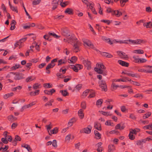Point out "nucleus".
<instances>
[{"instance_id": "1", "label": "nucleus", "mask_w": 152, "mask_h": 152, "mask_svg": "<svg viewBox=\"0 0 152 152\" xmlns=\"http://www.w3.org/2000/svg\"><path fill=\"white\" fill-rule=\"evenodd\" d=\"M127 81H130L131 83L134 86H140V83H137L136 81H131V80L130 79H129L128 77H125L122 79H114V82H126Z\"/></svg>"}, {"instance_id": "2", "label": "nucleus", "mask_w": 152, "mask_h": 152, "mask_svg": "<svg viewBox=\"0 0 152 152\" xmlns=\"http://www.w3.org/2000/svg\"><path fill=\"white\" fill-rule=\"evenodd\" d=\"M92 128L91 125H89L88 127L83 129L82 130L80 131V132L81 133H84L86 134H89L91 132Z\"/></svg>"}, {"instance_id": "3", "label": "nucleus", "mask_w": 152, "mask_h": 152, "mask_svg": "<svg viewBox=\"0 0 152 152\" xmlns=\"http://www.w3.org/2000/svg\"><path fill=\"white\" fill-rule=\"evenodd\" d=\"M57 61V58H55L52 60L51 61V63L48 64L46 68V70H48L51 68H53L55 65V64L54 63L56 62Z\"/></svg>"}, {"instance_id": "4", "label": "nucleus", "mask_w": 152, "mask_h": 152, "mask_svg": "<svg viewBox=\"0 0 152 152\" xmlns=\"http://www.w3.org/2000/svg\"><path fill=\"white\" fill-rule=\"evenodd\" d=\"M116 53H118V55L122 58L127 59L128 58V55H126L125 53L122 51H118L116 52Z\"/></svg>"}, {"instance_id": "5", "label": "nucleus", "mask_w": 152, "mask_h": 152, "mask_svg": "<svg viewBox=\"0 0 152 152\" xmlns=\"http://www.w3.org/2000/svg\"><path fill=\"white\" fill-rule=\"evenodd\" d=\"M147 68L150 69H147L145 70L143 69H138V71L141 72H146L150 73H152V66H147Z\"/></svg>"}, {"instance_id": "6", "label": "nucleus", "mask_w": 152, "mask_h": 152, "mask_svg": "<svg viewBox=\"0 0 152 152\" xmlns=\"http://www.w3.org/2000/svg\"><path fill=\"white\" fill-rule=\"evenodd\" d=\"M83 64L87 67V69L89 70L91 68V63L88 60H84L83 61Z\"/></svg>"}, {"instance_id": "7", "label": "nucleus", "mask_w": 152, "mask_h": 152, "mask_svg": "<svg viewBox=\"0 0 152 152\" xmlns=\"http://www.w3.org/2000/svg\"><path fill=\"white\" fill-rule=\"evenodd\" d=\"M67 37L69 39L70 43L71 42L73 43L74 41H75V40H77V39L75 37V35L73 34H70L69 36H67Z\"/></svg>"}, {"instance_id": "8", "label": "nucleus", "mask_w": 152, "mask_h": 152, "mask_svg": "<svg viewBox=\"0 0 152 152\" xmlns=\"http://www.w3.org/2000/svg\"><path fill=\"white\" fill-rule=\"evenodd\" d=\"M50 36H52L53 37L55 38H59L60 37V36H58L56 34L54 33H51L50 32H49L48 34H46L43 36V38H45V37H50Z\"/></svg>"}, {"instance_id": "9", "label": "nucleus", "mask_w": 152, "mask_h": 152, "mask_svg": "<svg viewBox=\"0 0 152 152\" xmlns=\"http://www.w3.org/2000/svg\"><path fill=\"white\" fill-rule=\"evenodd\" d=\"M83 68L82 65L80 64H76L74 65L73 70L76 72H78L79 70H80Z\"/></svg>"}, {"instance_id": "10", "label": "nucleus", "mask_w": 152, "mask_h": 152, "mask_svg": "<svg viewBox=\"0 0 152 152\" xmlns=\"http://www.w3.org/2000/svg\"><path fill=\"white\" fill-rule=\"evenodd\" d=\"M122 74H126L129 76H131L133 77H136V78H140V76L137 74L130 73L128 72H122Z\"/></svg>"}, {"instance_id": "11", "label": "nucleus", "mask_w": 152, "mask_h": 152, "mask_svg": "<svg viewBox=\"0 0 152 152\" xmlns=\"http://www.w3.org/2000/svg\"><path fill=\"white\" fill-rule=\"evenodd\" d=\"M125 127L124 124L121 123L117 124L115 127V129H119L122 130L124 129Z\"/></svg>"}, {"instance_id": "12", "label": "nucleus", "mask_w": 152, "mask_h": 152, "mask_svg": "<svg viewBox=\"0 0 152 152\" xmlns=\"http://www.w3.org/2000/svg\"><path fill=\"white\" fill-rule=\"evenodd\" d=\"M24 75L22 73H17L16 74L14 77V79L16 80H20L23 78Z\"/></svg>"}, {"instance_id": "13", "label": "nucleus", "mask_w": 152, "mask_h": 152, "mask_svg": "<svg viewBox=\"0 0 152 152\" xmlns=\"http://www.w3.org/2000/svg\"><path fill=\"white\" fill-rule=\"evenodd\" d=\"M118 63L123 66L128 67L129 66V63L121 60H118Z\"/></svg>"}, {"instance_id": "14", "label": "nucleus", "mask_w": 152, "mask_h": 152, "mask_svg": "<svg viewBox=\"0 0 152 152\" xmlns=\"http://www.w3.org/2000/svg\"><path fill=\"white\" fill-rule=\"evenodd\" d=\"M64 13L65 14L72 15L74 13L73 10L72 8H68L65 11Z\"/></svg>"}, {"instance_id": "15", "label": "nucleus", "mask_w": 152, "mask_h": 152, "mask_svg": "<svg viewBox=\"0 0 152 152\" xmlns=\"http://www.w3.org/2000/svg\"><path fill=\"white\" fill-rule=\"evenodd\" d=\"M52 4L53 5L52 10H54L57 8L58 5V2L57 0H53Z\"/></svg>"}, {"instance_id": "16", "label": "nucleus", "mask_w": 152, "mask_h": 152, "mask_svg": "<svg viewBox=\"0 0 152 152\" xmlns=\"http://www.w3.org/2000/svg\"><path fill=\"white\" fill-rule=\"evenodd\" d=\"M101 54L103 56H105L107 58H111L113 57V56L110 54L105 52H101Z\"/></svg>"}, {"instance_id": "17", "label": "nucleus", "mask_w": 152, "mask_h": 152, "mask_svg": "<svg viewBox=\"0 0 152 152\" xmlns=\"http://www.w3.org/2000/svg\"><path fill=\"white\" fill-rule=\"evenodd\" d=\"M62 34L64 36H70L69 31L67 29H64L63 30L62 32Z\"/></svg>"}, {"instance_id": "18", "label": "nucleus", "mask_w": 152, "mask_h": 152, "mask_svg": "<svg viewBox=\"0 0 152 152\" xmlns=\"http://www.w3.org/2000/svg\"><path fill=\"white\" fill-rule=\"evenodd\" d=\"M129 86H111L110 89L113 91L117 89L118 87H120L121 89L128 88Z\"/></svg>"}, {"instance_id": "19", "label": "nucleus", "mask_w": 152, "mask_h": 152, "mask_svg": "<svg viewBox=\"0 0 152 152\" xmlns=\"http://www.w3.org/2000/svg\"><path fill=\"white\" fill-rule=\"evenodd\" d=\"M95 138L97 139H99L101 138V134L96 130L94 131Z\"/></svg>"}, {"instance_id": "20", "label": "nucleus", "mask_w": 152, "mask_h": 152, "mask_svg": "<svg viewBox=\"0 0 152 152\" xmlns=\"http://www.w3.org/2000/svg\"><path fill=\"white\" fill-rule=\"evenodd\" d=\"M94 127L99 131L101 130V125L100 123L98 122H95Z\"/></svg>"}, {"instance_id": "21", "label": "nucleus", "mask_w": 152, "mask_h": 152, "mask_svg": "<svg viewBox=\"0 0 152 152\" xmlns=\"http://www.w3.org/2000/svg\"><path fill=\"white\" fill-rule=\"evenodd\" d=\"M21 146L26 149L29 152H31L32 151L30 145L28 144H23Z\"/></svg>"}, {"instance_id": "22", "label": "nucleus", "mask_w": 152, "mask_h": 152, "mask_svg": "<svg viewBox=\"0 0 152 152\" xmlns=\"http://www.w3.org/2000/svg\"><path fill=\"white\" fill-rule=\"evenodd\" d=\"M9 5L10 7V8L13 11L15 12L16 13L18 12V11L17 9V7H15L14 6H12L11 4L10 3V1H9Z\"/></svg>"}, {"instance_id": "23", "label": "nucleus", "mask_w": 152, "mask_h": 152, "mask_svg": "<svg viewBox=\"0 0 152 152\" xmlns=\"http://www.w3.org/2000/svg\"><path fill=\"white\" fill-rule=\"evenodd\" d=\"M83 112V110L81 109H80L78 112V115L81 119L83 118L84 117V114Z\"/></svg>"}, {"instance_id": "24", "label": "nucleus", "mask_w": 152, "mask_h": 152, "mask_svg": "<svg viewBox=\"0 0 152 152\" xmlns=\"http://www.w3.org/2000/svg\"><path fill=\"white\" fill-rule=\"evenodd\" d=\"M84 43L92 48H94V45L89 41L84 42Z\"/></svg>"}, {"instance_id": "25", "label": "nucleus", "mask_w": 152, "mask_h": 152, "mask_svg": "<svg viewBox=\"0 0 152 152\" xmlns=\"http://www.w3.org/2000/svg\"><path fill=\"white\" fill-rule=\"evenodd\" d=\"M144 26L146 27L147 28H151L152 27V22H149L147 23H143Z\"/></svg>"}, {"instance_id": "26", "label": "nucleus", "mask_w": 152, "mask_h": 152, "mask_svg": "<svg viewBox=\"0 0 152 152\" xmlns=\"http://www.w3.org/2000/svg\"><path fill=\"white\" fill-rule=\"evenodd\" d=\"M108 152H112L115 150V148L114 145H109L108 147Z\"/></svg>"}, {"instance_id": "27", "label": "nucleus", "mask_w": 152, "mask_h": 152, "mask_svg": "<svg viewBox=\"0 0 152 152\" xmlns=\"http://www.w3.org/2000/svg\"><path fill=\"white\" fill-rule=\"evenodd\" d=\"M60 92L61 93L62 95L64 96H66L69 95V93L67 92L66 90H61L60 91Z\"/></svg>"}, {"instance_id": "28", "label": "nucleus", "mask_w": 152, "mask_h": 152, "mask_svg": "<svg viewBox=\"0 0 152 152\" xmlns=\"http://www.w3.org/2000/svg\"><path fill=\"white\" fill-rule=\"evenodd\" d=\"M8 120L11 122H13L17 120V118L14 117L13 115H10L7 117Z\"/></svg>"}, {"instance_id": "29", "label": "nucleus", "mask_w": 152, "mask_h": 152, "mask_svg": "<svg viewBox=\"0 0 152 152\" xmlns=\"http://www.w3.org/2000/svg\"><path fill=\"white\" fill-rule=\"evenodd\" d=\"M45 127L46 128L47 130L49 133V134L50 135H51L50 133L49 132V131L51 129L52 127V125H51V122H49V125H47L45 126Z\"/></svg>"}, {"instance_id": "30", "label": "nucleus", "mask_w": 152, "mask_h": 152, "mask_svg": "<svg viewBox=\"0 0 152 152\" xmlns=\"http://www.w3.org/2000/svg\"><path fill=\"white\" fill-rule=\"evenodd\" d=\"M135 44H140L141 43H144L146 42V41L140 39H137L135 40Z\"/></svg>"}, {"instance_id": "31", "label": "nucleus", "mask_w": 152, "mask_h": 152, "mask_svg": "<svg viewBox=\"0 0 152 152\" xmlns=\"http://www.w3.org/2000/svg\"><path fill=\"white\" fill-rule=\"evenodd\" d=\"M58 132V128L57 127H55L53 129H52L50 130V134L51 135V134H57Z\"/></svg>"}, {"instance_id": "32", "label": "nucleus", "mask_w": 152, "mask_h": 152, "mask_svg": "<svg viewBox=\"0 0 152 152\" xmlns=\"http://www.w3.org/2000/svg\"><path fill=\"white\" fill-rule=\"evenodd\" d=\"M89 93L90 94L88 96V98H93L95 96V92L92 90H90Z\"/></svg>"}, {"instance_id": "33", "label": "nucleus", "mask_w": 152, "mask_h": 152, "mask_svg": "<svg viewBox=\"0 0 152 152\" xmlns=\"http://www.w3.org/2000/svg\"><path fill=\"white\" fill-rule=\"evenodd\" d=\"M75 40L74 41V42H73L74 43L73 47H79L80 45V43L77 40Z\"/></svg>"}, {"instance_id": "34", "label": "nucleus", "mask_w": 152, "mask_h": 152, "mask_svg": "<svg viewBox=\"0 0 152 152\" xmlns=\"http://www.w3.org/2000/svg\"><path fill=\"white\" fill-rule=\"evenodd\" d=\"M90 90L87 89L83 93V94L82 95V98H85L86 97L88 93H89Z\"/></svg>"}, {"instance_id": "35", "label": "nucleus", "mask_w": 152, "mask_h": 152, "mask_svg": "<svg viewBox=\"0 0 152 152\" xmlns=\"http://www.w3.org/2000/svg\"><path fill=\"white\" fill-rule=\"evenodd\" d=\"M13 93L12 92L11 93H10L7 94H5L4 96V98L6 99L8 97L12 96L13 95Z\"/></svg>"}, {"instance_id": "36", "label": "nucleus", "mask_w": 152, "mask_h": 152, "mask_svg": "<svg viewBox=\"0 0 152 152\" xmlns=\"http://www.w3.org/2000/svg\"><path fill=\"white\" fill-rule=\"evenodd\" d=\"M77 59V58L76 57L73 56L71 57L70 61L72 63L74 64L76 61Z\"/></svg>"}, {"instance_id": "37", "label": "nucleus", "mask_w": 152, "mask_h": 152, "mask_svg": "<svg viewBox=\"0 0 152 152\" xmlns=\"http://www.w3.org/2000/svg\"><path fill=\"white\" fill-rule=\"evenodd\" d=\"M151 115V113L150 112H148V113L145 114L142 117L143 119H145L148 118Z\"/></svg>"}, {"instance_id": "38", "label": "nucleus", "mask_w": 152, "mask_h": 152, "mask_svg": "<svg viewBox=\"0 0 152 152\" xmlns=\"http://www.w3.org/2000/svg\"><path fill=\"white\" fill-rule=\"evenodd\" d=\"M99 112L102 115L107 116L108 115H111V114H110V113L108 112H104L103 111H99Z\"/></svg>"}, {"instance_id": "39", "label": "nucleus", "mask_w": 152, "mask_h": 152, "mask_svg": "<svg viewBox=\"0 0 152 152\" xmlns=\"http://www.w3.org/2000/svg\"><path fill=\"white\" fill-rule=\"evenodd\" d=\"M96 65H97L99 68H100V69H106V67L103 64H97Z\"/></svg>"}, {"instance_id": "40", "label": "nucleus", "mask_w": 152, "mask_h": 152, "mask_svg": "<svg viewBox=\"0 0 152 152\" xmlns=\"http://www.w3.org/2000/svg\"><path fill=\"white\" fill-rule=\"evenodd\" d=\"M121 6L122 7H124L125 3L128 1L129 0H120Z\"/></svg>"}, {"instance_id": "41", "label": "nucleus", "mask_w": 152, "mask_h": 152, "mask_svg": "<svg viewBox=\"0 0 152 152\" xmlns=\"http://www.w3.org/2000/svg\"><path fill=\"white\" fill-rule=\"evenodd\" d=\"M103 102V99H102L98 100L96 102V105L97 106H101Z\"/></svg>"}, {"instance_id": "42", "label": "nucleus", "mask_w": 152, "mask_h": 152, "mask_svg": "<svg viewBox=\"0 0 152 152\" xmlns=\"http://www.w3.org/2000/svg\"><path fill=\"white\" fill-rule=\"evenodd\" d=\"M152 129V123L149 124L148 125L144 126L143 127V128L144 129H149V128Z\"/></svg>"}, {"instance_id": "43", "label": "nucleus", "mask_w": 152, "mask_h": 152, "mask_svg": "<svg viewBox=\"0 0 152 152\" xmlns=\"http://www.w3.org/2000/svg\"><path fill=\"white\" fill-rule=\"evenodd\" d=\"M20 65L19 64H15V66H13L11 67V69L13 70H15L19 68H21L20 66Z\"/></svg>"}, {"instance_id": "44", "label": "nucleus", "mask_w": 152, "mask_h": 152, "mask_svg": "<svg viewBox=\"0 0 152 152\" xmlns=\"http://www.w3.org/2000/svg\"><path fill=\"white\" fill-rule=\"evenodd\" d=\"M22 88V86H17V87L12 89V90L13 91H16L17 90H20Z\"/></svg>"}, {"instance_id": "45", "label": "nucleus", "mask_w": 152, "mask_h": 152, "mask_svg": "<svg viewBox=\"0 0 152 152\" xmlns=\"http://www.w3.org/2000/svg\"><path fill=\"white\" fill-rule=\"evenodd\" d=\"M69 3L68 1H65L60 4L61 6L62 7H64L67 5Z\"/></svg>"}, {"instance_id": "46", "label": "nucleus", "mask_w": 152, "mask_h": 152, "mask_svg": "<svg viewBox=\"0 0 152 152\" xmlns=\"http://www.w3.org/2000/svg\"><path fill=\"white\" fill-rule=\"evenodd\" d=\"M7 138L5 137L4 138H2L1 139L2 142L5 144H7L8 143V142L7 140Z\"/></svg>"}, {"instance_id": "47", "label": "nucleus", "mask_w": 152, "mask_h": 152, "mask_svg": "<svg viewBox=\"0 0 152 152\" xmlns=\"http://www.w3.org/2000/svg\"><path fill=\"white\" fill-rule=\"evenodd\" d=\"M41 0H34L32 2V4L36 5L39 4L41 2Z\"/></svg>"}, {"instance_id": "48", "label": "nucleus", "mask_w": 152, "mask_h": 152, "mask_svg": "<svg viewBox=\"0 0 152 152\" xmlns=\"http://www.w3.org/2000/svg\"><path fill=\"white\" fill-rule=\"evenodd\" d=\"M82 86H75L72 90V92H74L76 91H79L80 89L82 88Z\"/></svg>"}, {"instance_id": "49", "label": "nucleus", "mask_w": 152, "mask_h": 152, "mask_svg": "<svg viewBox=\"0 0 152 152\" xmlns=\"http://www.w3.org/2000/svg\"><path fill=\"white\" fill-rule=\"evenodd\" d=\"M139 132V131H137V130L135 129H131L129 133H131L132 134H136L137 132Z\"/></svg>"}, {"instance_id": "50", "label": "nucleus", "mask_w": 152, "mask_h": 152, "mask_svg": "<svg viewBox=\"0 0 152 152\" xmlns=\"http://www.w3.org/2000/svg\"><path fill=\"white\" fill-rule=\"evenodd\" d=\"M52 142L53 146L55 148H56L57 146L56 140H53Z\"/></svg>"}, {"instance_id": "51", "label": "nucleus", "mask_w": 152, "mask_h": 152, "mask_svg": "<svg viewBox=\"0 0 152 152\" xmlns=\"http://www.w3.org/2000/svg\"><path fill=\"white\" fill-rule=\"evenodd\" d=\"M129 139L131 140H134L135 138L133 134L130 133L129 134Z\"/></svg>"}, {"instance_id": "52", "label": "nucleus", "mask_w": 152, "mask_h": 152, "mask_svg": "<svg viewBox=\"0 0 152 152\" xmlns=\"http://www.w3.org/2000/svg\"><path fill=\"white\" fill-rule=\"evenodd\" d=\"M102 91H107V86H100Z\"/></svg>"}, {"instance_id": "53", "label": "nucleus", "mask_w": 152, "mask_h": 152, "mask_svg": "<svg viewBox=\"0 0 152 152\" xmlns=\"http://www.w3.org/2000/svg\"><path fill=\"white\" fill-rule=\"evenodd\" d=\"M86 104L85 102H83L81 103V107L84 109L86 108Z\"/></svg>"}, {"instance_id": "54", "label": "nucleus", "mask_w": 152, "mask_h": 152, "mask_svg": "<svg viewBox=\"0 0 152 152\" xmlns=\"http://www.w3.org/2000/svg\"><path fill=\"white\" fill-rule=\"evenodd\" d=\"M99 86H106V83L104 81L101 80L99 81Z\"/></svg>"}, {"instance_id": "55", "label": "nucleus", "mask_w": 152, "mask_h": 152, "mask_svg": "<svg viewBox=\"0 0 152 152\" xmlns=\"http://www.w3.org/2000/svg\"><path fill=\"white\" fill-rule=\"evenodd\" d=\"M5 137L7 138V140L8 142H11L12 140V138L11 136H5Z\"/></svg>"}, {"instance_id": "56", "label": "nucleus", "mask_w": 152, "mask_h": 152, "mask_svg": "<svg viewBox=\"0 0 152 152\" xmlns=\"http://www.w3.org/2000/svg\"><path fill=\"white\" fill-rule=\"evenodd\" d=\"M64 17V16L62 15H60L59 16L56 15L54 17V18L55 19L59 20L63 18Z\"/></svg>"}, {"instance_id": "57", "label": "nucleus", "mask_w": 152, "mask_h": 152, "mask_svg": "<svg viewBox=\"0 0 152 152\" xmlns=\"http://www.w3.org/2000/svg\"><path fill=\"white\" fill-rule=\"evenodd\" d=\"M27 39V37H24L20 39L19 41L20 42V44H21L23 42H25Z\"/></svg>"}, {"instance_id": "58", "label": "nucleus", "mask_w": 152, "mask_h": 152, "mask_svg": "<svg viewBox=\"0 0 152 152\" xmlns=\"http://www.w3.org/2000/svg\"><path fill=\"white\" fill-rule=\"evenodd\" d=\"M62 60L60 59L58 60V66H59L60 65H61L62 64H65L66 62V61H63L62 62Z\"/></svg>"}, {"instance_id": "59", "label": "nucleus", "mask_w": 152, "mask_h": 152, "mask_svg": "<svg viewBox=\"0 0 152 152\" xmlns=\"http://www.w3.org/2000/svg\"><path fill=\"white\" fill-rule=\"evenodd\" d=\"M18 124L17 123H13L11 126V128L12 129H15L17 126Z\"/></svg>"}, {"instance_id": "60", "label": "nucleus", "mask_w": 152, "mask_h": 152, "mask_svg": "<svg viewBox=\"0 0 152 152\" xmlns=\"http://www.w3.org/2000/svg\"><path fill=\"white\" fill-rule=\"evenodd\" d=\"M135 51H137V53L138 54H142L144 53V51L141 49L136 50Z\"/></svg>"}, {"instance_id": "61", "label": "nucleus", "mask_w": 152, "mask_h": 152, "mask_svg": "<svg viewBox=\"0 0 152 152\" xmlns=\"http://www.w3.org/2000/svg\"><path fill=\"white\" fill-rule=\"evenodd\" d=\"M20 137L18 135H16L15 136V140L16 141H20L21 140Z\"/></svg>"}, {"instance_id": "62", "label": "nucleus", "mask_w": 152, "mask_h": 152, "mask_svg": "<svg viewBox=\"0 0 152 152\" xmlns=\"http://www.w3.org/2000/svg\"><path fill=\"white\" fill-rule=\"evenodd\" d=\"M134 97L137 98H139L140 97L142 98L143 96L141 94H137L136 95H135L134 96Z\"/></svg>"}, {"instance_id": "63", "label": "nucleus", "mask_w": 152, "mask_h": 152, "mask_svg": "<svg viewBox=\"0 0 152 152\" xmlns=\"http://www.w3.org/2000/svg\"><path fill=\"white\" fill-rule=\"evenodd\" d=\"M105 124L106 125H110L112 126H114L113 123H111L110 122H109L108 121L106 122L105 123Z\"/></svg>"}, {"instance_id": "64", "label": "nucleus", "mask_w": 152, "mask_h": 152, "mask_svg": "<svg viewBox=\"0 0 152 152\" xmlns=\"http://www.w3.org/2000/svg\"><path fill=\"white\" fill-rule=\"evenodd\" d=\"M35 104V103H34V102H33L28 104L27 105H26L27 106V108H28L29 107H31L32 106L34 105Z\"/></svg>"}]
</instances>
